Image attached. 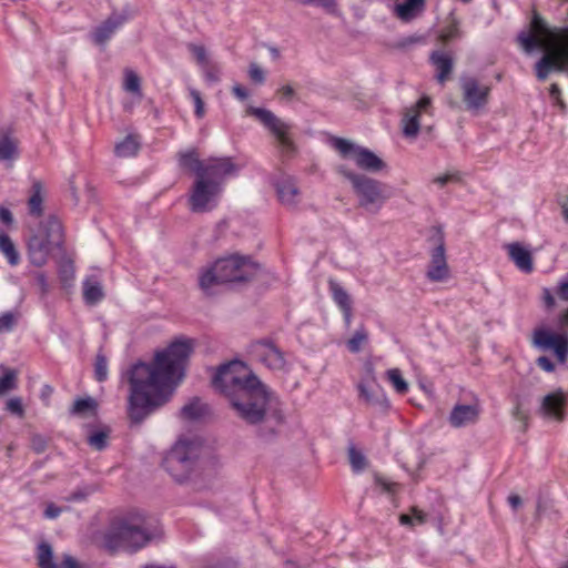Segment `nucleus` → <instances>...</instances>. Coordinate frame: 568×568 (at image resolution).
Masks as SVG:
<instances>
[{
	"mask_svg": "<svg viewBox=\"0 0 568 568\" xmlns=\"http://www.w3.org/2000/svg\"><path fill=\"white\" fill-rule=\"evenodd\" d=\"M212 384L260 438L271 440L277 436L285 420L281 402L243 362L234 359L220 365Z\"/></svg>",
	"mask_w": 568,
	"mask_h": 568,
	"instance_id": "1",
	"label": "nucleus"
},
{
	"mask_svg": "<svg viewBox=\"0 0 568 568\" xmlns=\"http://www.w3.org/2000/svg\"><path fill=\"white\" fill-rule=\"evenodd\" d=\"M193 352L191 339H176L156 352L152 364L138 362L128 371L130 384L128 415L133 424H141L156 409L166 404Z\"/></svg>",
	"mask_w": 568,
	"mask_h": 568,
	"instance_id": "2",
	"label": "nucleus"
},
{
	"mask_svg": "<svg viewBox=\"0 0 568 568\" xmlns=\"http://www.w3.org/2000/svg\"><path fill=\"white\" fill-rule=\"evenodd\" d=\"M517 41L526 53L544 50L535 65L539 81H545L551 71L568 72V27H549L534 12L529 29L520 31Z\"/></svg>",
	"mask_w": 568,
	"mask_h": 568,
	"instance_id": "3",
	"label": "nucleus"
},
{
	"mask_svg": "<svg viewBox=\"0 0 568 568\" xmlns=\"http://www.w3.org/2000/svg\"><path fill=\"white\" fill-rule=\"evenodd\" d=\"M154 521L135 511L113 524L105 534L104 542L110 550L124 549L134 552L149 544L155 536Z\"/></svg>",
	"mask_w": 568,
	"mask_h": 568,
	"instance_id": "4",
	"label": "nucleus"
},
{
	"mask_svg": "<svg viewBox=\"0 0 568 568\" xmlns=\"http://www.w3.org/2000/svg\"><path fill=\"white\" fill-rule=\"evenodd\" d=\"M260 266L250 256L230 254L216 258L202 268L199 284H229L255 280Z\"/></svg>",
	"mask_w": 568,
	"mask_h": 568,
	"instance_id": "5",
	"label": "nucleus"
},
{
	"mask_svg": "<svg viewBox=\"0 0 568 568\" xmlns=\"http://www.w3.org/2000/svg\"><path fill=\"white\" fill-rule=\"evenodd\" d=\"M200 446L189 439H180L163 458V467L178 483L192 478L200 465Z\"/></svg>",
	"mask_w": 568,
	"mask_h": 568,
	"instance_id": "6",
	"label": "nucleus"
},
{
	"mask_svg": "<svg viewBox=\"0 0 568 568\" xmlns=\"http://www.w3.org/2000/svg\"><path fill=\"white\" fill-rule=\"evenodd\" d=\"M234 174L213 176L205 174L196 179L190 195V207L193 212L202 213L213 210L217 205L224 181Z\"/></svg>",
	"mask_w": 568,
	"mask_h": 568,
	"instance_id": "7",
	"label": "nucleus"
},
{
	"mask_svg": "<svg viewBox=\"0 0 568 568\" xmlns=\"http://www.w3.org/2000/svg\"><path fill=\"white\" fill-rule=\"evenodd\" d=\"M390 197L388 186L365 174H357V206L369 214H377Z\"/></svg>",
	"mask_w": 568,
	"mask_h": 568,
	"instance_id": "8",
	"label": "nucleus"
},
{
	"mask_svg": "<svg viewBox=\"0 0 568 568\" xmlns=\"http://www.w3.org/2000/svg\"><path fill=\"white\" fill-rule=\"evenodd\" d=\"M180 165L186 168L196 174V179L212 174L220 176L222 174H236L237 168L230 158L210 159L202 162L194 150L180 154Z\"/></svg>",
	"mask_w": 568,
	"mask_h": 568,
	"instance_id": "9",
	"label": "nucleus"
},
{
	"mask_svg": "<svg viewBox=\"0 0 568 568\" xmlns=\"http://www.w3.org/2000/svg\"><path fill=\"white\" fill-rule=\"evenodd\" d=\"M246 112L255 116L274 135L283 153L291 154L294 152L295 145L291 138L292 125L290 123L264 108L248 106Z\"/></svg>",
	"mask_w": 568,
	"mask_h": 568,
	"instance_id": "10",
	"label": "nucleus"
},
{
	"mask_svg": "<svg viewBox=\"0 0 568 568\" xmlns=\"http://www.w3.org/2000/svg\"><path fill=\"white\" fill-rule=\"evenodd\" d=\"M459 87L463 102L468 111H479L488 104L491 93L489 84L481 83L474 75H462Z\"/></svg>",
	"mask_w": 568,
	"mask_h": 568,
	"instance_id": "11",
	"label": "nucleus"
},
{
	"mask_svg": "<svg viewBox=\"0 0 568 568\" xmlns=\"http://www.w3.org/2000/svg\"><path fill=\"white\" fill-rule=\"evenodd\" d=\"M430 241L435 245L432 252L430 266L427 271V276L430 281H444L448 274V266L445 255V236L442 226H433L430 229Z\"/></svg>",
	"mask_w": 568,
	"mask_h": 568,
	"instance_id": "12",
	"label": "nucleus"
},
{
	"mask_svg": "<svg viewBox=\"0 0 568 568\" xmlns=\"http://www.w3.org/2000/svg\"><path fill=\"white\" fill-rule=\"evenodd\" d=\"M535 344L542 349H552L560 363L568 358V335L555 334L546 329H537L534 334Z\"/></svg>",
	"mask_w": 568,
	"mask_h": 568,
	"instance_id": "13",
	"label": "nucleus"
},
{
	"mask_svg": "<svg viewBox=\"0 0 568 568\" xmlns=\"http://www.w3.org/2000/svg\"><path fill=\"white\" fill-rule=\"evenodd\" d=\"M361 397L365 400L367 406L377 413L385 414L389 410L390 404L383 387L376 383L375 378L372 381H364L358 385Z\"/></svg>",
	"mask_w": 568,
	"mask_h": 568,
	"instance_id": "14",
	"label": "nucleus"
},
{
	"mask_svg": "<svg viewBox=\"0 0 568 568\" xmlns=\"http://www.w3.org/2000/svg\"><path fill=\"white\" fill-rule=\"evenodd\" d=\"M255 354L270 369L282 371L286 365L284 353L271 339L258 341L255 344Z\"/></svg>",
	"mask_w": 568,
	"mask_h": 568,
	"instance_id": "15",
	"label": "nucleus"
},
{
	"mask_svg": "<svg viewBox=\"0 0 568 568\" xmlns=\"http://www.w3.org/2000/svg\"><path fill=\"white\" fill-rule=\"evenodd\" d=\"M430 103L429 97H422L415 105L406 110L402 120L403 134L406 138L415 139L417 136L420 128L419 116L422 112L428 111Z\"/></svg>",
	"mask_w": 568,
	"mask_h": 568,
	"instance_id": "16",
	"label": "nucleus"
},
{
	"mask_svg": "<svg viewBox=\"0 0 568 568\" xmlns=\"http://www.w3.org/2000/svg\"><path fill=\"white\" fill-rule=\"evenodd\" d=\"M53 244L45 240L42 234H34L28 242V255L30 262L36 266H42L47 263L53 248Z\"/></svg>",
	"mask_w": 568,
	"mask_h": 568,
	"instance_id": "17",
	"label": "nucleus"
},
{
	"mask_svg": "<svg viewBox=\"0 0 568 568\" xmlns=\"http://www.w3.org/2000/svg\"><path fill=\"white\" fill-rule=\"evenodd\" d=\"M357 169L371 174H379L386 172L388 165L375 152L357 145Z\"/></svg>",
	"mask_w": 568,
	"mask_h": 568,
	"instance_id": "18",
	"label": "nucleus"
},
{
	"mask_svg": "<svg viewBox=\"0 0 568 568\" xmlns=\"http://www.w3.org/2000/svg\"><path fill=\"white\" fill-rule=\"evenodd\" d=\"M479 418V408L477 405L457 404L452 409L448 420L455 428L465 427L475 424Z\"/></svg>",
	"mask_w": 568,
	"mask_h": 568,
	"instance_id": "19",
	"label": "nucleus"
},
{
	"mask_svg": "<svg viewBox=\"0 0 568 568\" xmlns=\"http://www.w3.org/2000/svg\"><path fill=\"white\" fill-rule=\"evenodd\" d=\"M126 18L121 14H112L103 23L97 27L91 33L93 42L98 45L104 44L114 32L125 22Z\"/></svg>",
	"mask_w": 568,
	"mask_h": 568,
	"instance_id": "20",
	"label": "nucleus"
},
{
	"mask_svg": "<svg viewBox=\"0 0 568 568\" xmlns=\"http://www.w3.org/2000/svg\"><path fill=\"white\" fill-rule=\"evenodd\" d=\"M565 404V394L562 393L561 389H559L544 397L540 406V412L547 417H551L557 420H562Z\"/></svg>",
	"mask_w": 568,
	"mask_h": 568,
	"instance_id": "21",
	"label": "nucleus"
},
{
	"mask_svg": "<svg viewBox=\"0 0 568 568\" xmlns=\"http://www.w3.org/2000/svg\"><path fill=\"white\" fill-rule=\"evenodd\" d=\"M278 200L286 206H294L300 201L298 187L291 176H282L275 183Z\"/></svg>",
	"mask_w": 568,
	"mask_h": 568,
	"instance_id": "22",
	"label": "nucleus"
},
{
	"mask_svg": "<svg viewBox=\"0 0 568 568\" xmlns=\"http://www.w3.org/2000/svg\"><path fill=\"white\" fill-rule=\"evenodd\" d=\"M429 60L436 68V79L439 83H445L453 72L454 60L450 53L435 50L430 53Z\"/></svg>",
	"mask_w": 568,
	"mask_h": 568,
	"instance_id": "23",
	"label": "nucleus"
},
{
	"mask_svg": "<svg viewBox=\"0 0 568 568\" xmlns=\"http://www.w3.org/2000/svg\"><path fill=\"white\" fill-rule=\"evenodd\" d=\"M508 255L515 265L525 273H530L534 268L531 252L515 242L506 245Z\"/></svg>",
	"mask_w": 568,
	"mask_h": 568,
	"instance_id": "24",
	"label": "nucleus"
},
{
	"mask_svg": "<svg viewBox=\"0 0 568 568\" xmlns=\"http://www.w3.org/2000/svg\"><path fill=\"white\" fill-rule=\"evenodd\" d=\"M18 158V140L8 130L0 129V162L11 165Z\"/></svg>",
	"mask_w": 568,
	"mask_h": 568,
	"instance_id": "25",
	"label": "nucleus"
},
{
	"mask_svg": "<svg viewBox=\"0 0 568 568\" xmlns=\"http://www.w3.org/2000/svg\"><path fill=\"white\" fill-rule=\"evenodd\" d=\"M38 234H42L54 246H60L62 243V225L55 216L48 217Z\"/></svg>",
	"mask_w": 568,
	"mask_h": 568,
	"instance_id": "26",
	"label": "nucleus"
},
{
	"mask_svg": "<svg viewBox=\"0 0 568 568\" xmlns=\"http://www.w3.org/2000/svg\"><path fill=\"white\" fill-rule=\"evenodd\" d=\"M110 428L103 426L101 428L89 427L87 443L94 450L101 452L109 445Z\"/></svg>",
	"mask_w": 568,
	"mask_h": 568,
	"instance_id": "27",
	"label": "nucleus"
},
{
	"mask_svg": "<svg viewBox=\"0 0 568 568\" xmlns=\"http://www.w3.org/2000/svg\"><path fill=\"white\" fill-rule=\"evenodd\" d=\"M324 142L338 152L343 159L349 158L355 153V144L348 140L331 134H324Z\"/></svg>",
	"mask_w": 568,
	"mask_h": 568,
	"instance_id": "28",
	"label": "nucleus"
},
{
	"mask_svg": "<svg viewBox=\"0 0 568 568\" xmlns=\"http://www.w3.org/2000/svg\"><path fill=\"white\" fill-rule=\"evenodd\" d=\"M209 410L206 404L202 403L199 397H194L181 408V415L189 420H197L205 416Z\"/></svg>",
	"mask_w": 568,
	"mask_h": 568,
	"instance_id": "29",
	"label": "nucleus"
},
{
	"mask_svg": "<svg viewBox=\"0 0 568 568\" xmlns=\"http://www.w3.org/2000/svg\"><path fill=\"white\" fill-rule=\"evenodd\" d=\"M140 142L136 136L129 134L114 146V152L119 158H130L136 155Z\"/></svg>",
	"mask_w": 568,
	"mask_h": 568,
	"instance_id": "30",
	"label": "nucleus"
},
{
	"mask_svg": "<svg viewBox=\"0 0 568 568\" xmlns=\"http://www.w3.org/2000/svg\"><path fill=\"white\" fill-rule=\"evenodd\" d=\"M0 254H2L11 265H17L20 261V255L14 243L4 232H0Z\"/></svg>",
	"mask_w": 568,
	"mask_h": 568,
	"instance_id": "31",
	"label": "nucleus"
},
{
	"mask_svg": "<svg viewBox=\"0 0 568 568\" xmlns=\"http://www.w3.org/2000/svg\"><path fill=\"white\" fill-rule=\"evenodd\" d=\"M332 288L334 301L341 307L346 325L349 326L352 322L349 296L341 286H332Z\"/></svg>",
	"mask_w": 568,
	"mask_h": 568,
	"instance_id": "32",
	"label": "nucleus"
},
{
	"mask_svg": "<svg viewBox=\"0 0 568 568\" xmlns=\"http://www.w3.org/2000/svg\"><path fill=\"white\" fill-rule=\"evenodd\" d=\"M98 403L92 397L78 398L74 400L70 413L73 415L84 416L87 414L97 415Z\"/></svg>",
	"mask_w": 568,
	"mask_h": 568,
	"instance_id": "33",
	"label": "nucleus"
},
{
	"mask_svg": "<svg viewBox=\"0 0 568 568\" xmlns=\"http://www.w3.org/2000/svg\"><path fill=\"white\" fill-rule=\"evenodd\" d=\"M38 564L40 568H57L52 547L48 542L43 541L38 546Z\"/></svg>",
	"mask_w": 568,
	"mask_h": 568,
	"instance_id": "34",
	"label": "nucleus"
},
{
	"mask_svg": "<svg viewBox=\"0 0 568 568\" xmlns=\"http://www.w3.org/2000/svg\"><path fill=\"white\" fill-rule=\"evenodd\" d=\"M386 374L388 381L398 394L404 395L408 392V383L404 379L398 368L388 369Z\"/></svg>",
	"mask_w": 568,
	"mask_h": 568,
	"instance_id": "35",
	"label": "nucleus"
},
{
	"mask_svg": "<svg viewBox=\"0 0 568 568\" xmlns=\"http://www.w3.org/2000/svg\"><path fill=\"white\" fill-rule=\"evenodd\" d=\"M18 374L14 369H6L0 376V396L17 388Z\"/></svg>",
	"mask_w": 568,
	"mask_h": 568,
	"instance_id": "36",
	"label": "nucleus"
},
{
	"mask_svg": "<svg viewBox=\"0 0 568 568\" xmlns=\"http://www.w3.org/2000/svg\"><path fill=\"white\" fill-rule=\"evenodd\" d=\"M425 0H405L403 3L396 6V13L400 19H409L413 11L424 6Z\"/></svg>",
	"mask_w": 568,
	"mask_h": 568,
	"instance_id": "37",
	"label": "nucleus"
},
{
	"mask_svg": "<svg viewBox=\"0 0 568 568\" xmlns=\"http://www.w3.org/2000/svg\"><path fill=\"white\" fill-rule=\"evenodd\" d=\"M123 88L125 91L136 94L139 97H141V94H142L140 78L132 70L125 71Z\"/></svg>",
	"mask_w": 568,
	"mask_h": 568,
	"instance_id": "38",
	"label": "nucleus"
},
{
	"mask_svg": "<svg viewBox=\"0 0 568 568\" xmlns=\"http://www.w3.org/2000/svg\"><path fill=\"white\" fill-rule=\"evenodd\" d=\"M102 286H84L83 300L87 305L94 306L104 298Z\"/></svg>",
	"mask_w": 568,
	"mask_h": 568,
	"instance_id": "39",
	"label": "nucleus"
},
{
	"mask_svg": "<svg viewBox=\"0 0 568 568\" xmlns=\"http://www.w3.org/2000/svg\"><path fill=\"white\" fill-rule=\"evenodd\" d=\"M41 186L39 183L33 184V193L28 201L29 213L39 216L42 213V196L40 194Z\"/></svg>",
	"mask_w": 568,
	"mask_h": 568,
	"instance_id": "40",
	"label": "nucleus"
},
{
	"mask_svg": "<svg viewBox=\"0 0 568 568\" xmlns=\"http://www.w3.org/2000/svg\"><path fill=\"white\" fill-rule=\"evenodd\" d=\"M111 280L110 273L106 270L92 267L82 284H101Z\"/></svg>",
	"mask_w": 568,
	"mask_h": 568,
	"instance_id": "41",
	"label": "nucleus"
},
{
	"mask_svg": "<svg viewBox=\"0 0 568 568\" xmlns=\"http://www.w3.org/2000/svg\"><path fill=\"white\" fill-rule=\"evenodd\" d=\"M94 378L98 382H104L108 379V359L102 352H99L95 357Z\"/></svg>",
	"mask_w": 568,
	"mask_h": 568,
	"instance_id": "42",
	"label": "nucleus"
},
{
	"mask_svg": "<svg viewBox=\"0 0 568 568\" xmlns=\"http://www.w3.org/2000/svg\"><path fill=\"white\" fill-rule=\"evenodd\" d=\"M374 484L381 488L382 493L394 494L398 489V484L395 481H389L379 475L377 471L373 473Z\"/></svg>",
	"mask_w": 568,
	"mask_h": 568,
	"instance_id": "43",
	"label": "nucleus"
},
{
	"mask_svg": "<svg viewBox=\"0 0 568 568\" xmlns=\"http://www.w3.org/2000/svg\"><path fill=\"white\" fill-rule=\"evenodd\" d=\"M204 78L210 83H216L221 79V68L214 62H209L206 65L201 67Z\"/></svg>",
	"mask_w": 568,
	"mask_h": 568,
	"instance_id": "44",
	"label": "nucleus"
},
{
	"mask_svg": "<svg viewBox=\"0 0 568 568\" xmlns=\"http://www.w3.org/2000/svg\"><path fill=\"white\" fill-rule=\"evenodd\" d=\"M462 32L459 30L458 21L454 20L450 24L443 29L440 33V39L444 42H449L454 39L460 38Z\"/></svg>",
	"mask_w": 568,
	"mask_h": 568,
	"instance_id": "45",
	"label": "nucleus"
},
{
	"mask_svg": "<svg viewBox=\"0 0 568 568\" xmlns=\"http://www.w3.org/2000/svg\"><path fill=\"white\" fill-rule=\"evenodd\" d=\"M425 518H426V515L422 510H418L417 508H413L412 515H407V514L400 515L399 521L402 525L413 526L414 521H416L418 524H424Z\"/></svg>",
	"mask_w": 568,
	"mask_h": 568,
	"instance_id": "46",
	"label": "nucleus"
},
{
	"mask_svg": "<svg viewBox=\"0 0 568 568\" xmlns=\"http://www.w3.org/2000/svg\"><path fill=\"white\" fill-rule=\"evenodd\" d=\"M189 50L195 57L196 62L200 64V67L206 65L209 62H211L209 60L206 50H205V48L203 45L190 44L189 45Z\"/></svg>",
	"mask_w": 568,
	"mask_h": 568,
	"instance_id": "47",
	"label": "nucleus"
},
{
	"mask_svg": "<svg viewBox=\"0 0 568 568\" xmlns=\"http://www.w3.org/2000/svg\"><path fill=\"white\" fill-rule=\"evenodd\" d=\"M190 97L193 100L194 103V113L195 115L201 119L204 116L205 110H204V102L202 100L201 93L196 89H190Z\"/></svg>",
	"mask_w": 568,
	"mask_h": 568,
	"instance_id": "48",
	"label": "nucleus"
},
{
	"mask_svg": "<svg viewBox=\"0 0 568 568\" xmlns=\"http://www.w3.org/2000/svg\"><path fill=\"white\" fill-rule=\"evenodd\" d=\"M59 274L61 277V281L67 283L73 280L74 277V265L71 261H64L61 263L59 267Z\"/></svg>",
	"mask_w": 568,
	"mask_h": 568,
	"instance_id": "49",
	"label": "nucleus"
},
{
	"mask_svg": "<svg viewBox=\"0 0 568 568\" xmlns=\"http://www.w3.org/2000/svg\"><path fill=\"white\" fill-rule=\"evenodd\" d=\"M250 79L257 84H262L265 81L264 70L256 63H251L248 67Z\"/></svg>",
	"mask_w": 568,
	"mask_h": 568,
	"instance_id": "50",
	"label": "nucleus"
},
{
	"mask_svg": "<svg viewBox=\"0 0 568 568\" xmlns=\"http://www.w3.org/2000/svg\"><path fill=\"white\" fill-rule=\"evenodd\" d=\"M7 410L18 417H22L24 415V408L19 397L10 398L7 402Z\"/></svg>",
	"mask_w": 568,
	"mask_h": 568,
	"instance_id": "51",
	"label": "nucleus"
},
{
	"mask_svg": "<svg viewBox=\"0 0 568 568\" xmlns=\"http://www.w3.org/2000/svg\"><path fill=\"white\" fill-rule=\"evenodd\" d=\"M303 4H317L325 9L327 12H335L336 0H297Z\"/></svg>",
	"mask_w": 568,
	"mask_h": 568,
	"instance_id": "52",
	"label": "nucleus"
},
{
	"mask_svg": "<svg viewBox=\"0 0 568 568\" xmlns=\"http://www.w3.org/2000/svg\"><path fill=\"white\" fill-rule=\"evenodd\" d=\"M16 318L12 313L8 312L0 316V332H10L14 327Z\"/></svg>",
	"mask_w": 568,
	"mask_h": 568,
	"instance_id": "53",
	"label": "nucleus"
},
{
	"mask_svg": "<svg viewBox=\"0 0 568 568\" xmlns=\"http://www.w3.org/2000/svg\"><path fill=\"white\" fill-rule=\"evenodd\" d=\"M511 414L514 418L523 423V432H525L528 427V415L521 409L519 402L516 403Z\"/></svg>",
	"mask_w": 568,
	"mask_h": 568,
	"instance_id": "54",
	"label": "nucleus"
},
{
	"mask_svg": "<svg viewBox=\"0 0 568 568\" xmlns=\"http://www.w3.org/2000/svg\"><path fill=\"white\" fill-rule=\"evenodd\" d=\"M550 98L554 100L555 104L558 105L562 111L566 109V104L560 98V88L557 83H552L549 89Z\"/></svg>",
	"mask_w": 568,
	"mask_h": 568,
	"instance_id": "55",
	"label": "nucleus"
},
{
	"mask_svg": "<svg viewBox=\"0 0 568 568\" xmlns=\"http://www.w3.org/2000/svg\"><path fill=\"white\" fill-rule=\"evenodd\" d=\"M31 444L33 450L38 454L43 453L47 448V440L40 435L33 436Z\"/></svg>",
	"mask_w": 568,
	"mask_h": 568,
	"instance_id": "56",
	"label": "nucleus"
},
{
	"mask_svg": "<svg viewBox=\"0 0 568 568\" xmlns=\"http://www.w3.org/2000/svg\"><path fill=\"white\" fill-rule=\"evenodd\" d=\"M337 172L355 187V173L352 169H347L345 165H338Z\"/></svg>",
	"mask_w": 568,
	"mask_h": 568,
	"instance_id": "57",
	"label": "nucleus"
},
{
	"mask_svg": "<svg viewBox=\"0 0 568 568\" xmlns=\"http://www.w3.org/2000/svg\"><path fill=\"white\" fill-rule=\"evenodd\" d=\"M537 364L540 368H542L544 371L546 372H554L555 371V365L554 363L551 362L550 358L546 357V356H541L537 359Z\"/></svg>",
	"mask_w": 568,
	"mask_h": 568,
	"instance_id": "58",
	"label": "nucleus"
},
{
	"mask_svg": "<svg viewBox=\"0 0 568 568\" xmlns=\"http://www.w3.org/2000/svg\"><path fill=\"white\" fill-rule=\"evenodd\" d=\"M62 509L54 504H50L47 506L44 510V516L49 519H54L60 516Z\"/></svg>",
	"mask_w": 568,
	"mask_h": 568,
	"instance_id": "59",
	"label": "nucleus"
},
{
	"mask_svg": "<svg viewBox=\"0 0 568 568\" xmlns=\"http://www.w3.org/2000/svg\"><path fill=\"white\" fill-rule=\"evenodd\" d=\"M542 301L546 308H551L555 306V296L548 288H544L542 292Z\"/></svg>",
	"mask_w": 568,
	"mask_h": 568,
	"instance_id": "60",
	"label": "nucleus"
},
{
	"mask_svg": "<svg viewBox=\"0 0 568 568\" xmlns=\"http://www.w3.org/2000/svg\"><path fill=\"white\" fill-rule=\"evenodd\" d=\"M369 465L371 463L366 456L362 452L357 450V473L367 469Z\"/></svg>",
	"mask_w": 568,
	"mask_h": 568,
	"instance_id": "61",
	"label": "nucleus"
},
{
	"mask_svg": "<svg viewBox=\"0 0 568 568\" xmlns=\"http://www.w3.org/2000/svg\"><path fill=\"white\" fill-rule=\"evenodd\" d=\"M278 93L283 99L291 100L295 95V90L293 89V87L286 84L278 89Z\"/></svg>",
	"mask_w": 568,
	"mask_h": 568,
	"instance_id": "62",
	"label": "nucleus"
},
{
	"mask_svg": "<svg viewBox=\"0 0 568 568\" xmlns=\"http://www.w3.org/2000/svg\"><path fill=\"white\" fill-rule=\"evenodd\" d=\"M232 92L241 101L245 100L248 97L247 90L240 84L234 85L232 88Z\"/></svg>",
	"mask_w": 568,
	"mask_h": 568,
	"instance_id": "63",
	"label": "nucleus"
},
{
	"mask_svg": "<svg viewBox=\"0 0 568 568\" xmlns=\"http://www.w3.org/2000/svg\"><path fill=\"white\" fill-rule=\"evenodd\" d=\"M61 567L62 568H81L80 565L78 564V561L69 555H67L64 557V559L61 564Z\"/></svg>",
	"mask_w": 568,
	"mask_h": 568,
	"instance_id": "64",
	"label": "nucleus"
}]
</instances>
